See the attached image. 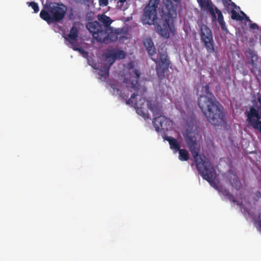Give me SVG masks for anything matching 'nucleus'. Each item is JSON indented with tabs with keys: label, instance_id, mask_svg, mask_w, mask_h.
Returning <instances> with one entry per match:
<instances>
[{
	"label": "nucleus",
	"instance_id": "nucleus-1",
	"mask_svg": "<svg viewBox=\"0 0 261 261\" xmlns=\"http://www.w3.org/2000/svg\"><path fill=\"white\" fill-rule=\"evenodd\" d=\"M198 134L195 132H188L185 137V141L190 151L197 169L202 178L212 184L216 178L215 170L204 155L199 154L200 145L198 143Z\"/></svg>",
	"mask_w": 261,
	"mask_h": 261
},
{
	"label": "nucleus",
	"instance_id": "nucleus-2",
	"mask_svg": "<svg viewBox=\"0 0 261 261\" xmlns=\"http://www.w3.org/2000/svg\"><path fill=\"white\" fill-rule=\"evenodd\" d=\"M140 73L139 70L135 69L129 74V79L124 78L123 82L126 85L128 89L134 92L132 94L130 98L127 100L128 96L121 93L120 96L126 100V103L131 105L133 106L136 112L139 115L142 116L144 119L150 118L147 111L143 108V105L146 101L145 98L143 96L146 92V89L142 87L139 84Z\"/></svg>",
	"mask_w": 261,
	"mask_h": 261
},
{
	"label": "nucleus",
	"instance_id": "nucleus-3",
	"mask_svg": "<svg viewBox=\"0 0 261 261\" xmlns=\"http://www.w3.org/2000/svg\"><path fill=\"white\" fill-rule=\"evenodd\" d=\"M205 95H200L198 105L207 121L212 125L219 126L225 123L223 107L217 101L214 95L210 92L209 86L204 87Z\"/></svg>",
	"mask_w": 261,
	"mask_h": 261
},
{
	"label": "nucleus",
	"instance_id": "nucleus-4",
	"mask_svg": "<svg viewBox=\"0 0 261 261\" xmlns=\"http://www.w3.org/2000/svg\"><path fill=\"white\" fill-rule=\"evenodd\" d=\"M144 46L151 59L155 63V70L160 80L165 78V72L168 70L170 62L168 58L167 53L164 51H159L156 59L152 56L156 53V49L153 42L150 38H146L143 42Z\"/></svg>",
	"mask_w": 261,
	"mask_h": 261
},
{
	"label": "nucleus",
	"instance_id": "nucleus-5",
	"mask_svg": "<svg viewBox=\"0 0 261 261\" xmlns=\"http://www.w3.org/2000/svg\"><path fill=\"white\" fill-rule=\"evenodd\" d=\"M163 18L164 22L163 25L156 24V31L159 34L165 38H168L170 36L169 29L172 31L173 26V19L177 16L176 7L171 2H168L162 8Z\"/></svg>",
	"mask_w": 261,
	"mask_h": 261
},
{
	"label": "nucleus",
	"instance_id": "nucleus-6",
	"mask_svg": "<svg viewBox=\"0 0 261 261\" xmlns=\"http://www.w3.org/2000/svg\"><path fill=\"white\" fill-rule=\"evenodd\" d=\"M42 9L40 13V17L48 24L62 20L67 12V7L62 3H53Z\"/></svg>",
	"mask_w": 261,
	"mask_h": 261
},
{
	"label": "nucleus",
	"instance_id": "nucleus-7",
	"mask_svg": "<svg viewBox=\"0 0 261 261\" xmlns=\"http://www.w3.org/2000/svg\"><path fill=\"white\" fill-rule=\"evenodd\" d=\"M148 109L152 113L153 119L152 123L157 132L160 129H168L167 124L169 123V119L163 115L162 107L158 102H152L149 100L147 101Z\"/></svg>",
	"mask_w": 261,
	"mask_h": 261
},
{
	"label": "nucleus",
	"instance_id": "nucleus-8",
	"mask_svg": "<svg viewBox=\"0 0 261 261\" xmlns=\"http://www.w3.org/2000/svg\"><path fill=\"white\" fill-rule=\"evenodd\" d=\"M197 2L201 9L206 8L209 11L212 16V21L216 22L217 20L221 27V30L227 33L228 30L226 26L222 12L216 7L214 8V5L212 3L209 2L208 0H204V1L203 0H197Z\"/></svg>",
	"mask_w": 261,
	"mask_h": 261
},
{
	"label": "nucleus",
	"instance_id": "nucleus-9",
	"mask_svg": "<svg viewBox=\"0 0 261 261\" xmlns=\"http://www.w3.org/2000/svg\"><path fill=\"white\" fill-rule=\"evenodd\" d=\"M160 3V0H149L148 4L144 9L142 16V21L143 24L152 25L156 24L157 8Z\"/></svg>",
	"mask_w": 261,
	"mask_h": 261
},
{
	"label": "nucleus",
	"instance_id": "nucleus-10",
	"mask_svg": "<svg viewBox=\"0 0 261 261\" xmlns=\"http://www.w3.org/2000/svg\"><path fill=\"white\" fill-rule=\"evenodd\" d=\"M97 18L98 20L102 23L103 25L100 24V23L97 21L88 22L86 25V28L92 34V36L95 33L99 34L102 31L109 30L110 29H111L110 25L112 21L110 17L102 14L98 15Z\"/></svg>",
	"mask_w": 261,
	"mask_h": 261
},
{
	"label": "nucleus",
	"instance_id": "nucleus-11",
	"mask_svg": "<svg viewBox=\"0 0 261 261\" xmlns=\"http://www.w3.org/2000/svg\"><path fill=\"white\" fill-rule=\"evenodd\" d=\"M200 40L209 53L215 51V43L211 30L206 25H202L200 28Z\"/></svg>",
	"mask_w": 261,
	"mask_h": 261
},
{
	"label": "nucleus",
	"instance_id": "nucleus-12",
	"mask_svg": "<svg viewBox=\"0 0 261 261\" xmlns=\"http://www.w3.org/2000/svg\"><path fill=\"white\" fill-rule=\"evenodd\" d=\"M120 32L118 30H114L111 28L110 30L102 31L100 33H95L93 36V38L97 42L103 43L105 44H109L117 40V35L119 34Z\"/></svg>",
	"mask_w": 261,
	"mask_h": 261
},
{
	"label": "nucleus",
	"instance_id": "nucleus-13",
	"mask_svg": "<svg viewBox=\"0 0 261 261\" xmlns=\"http://www.w3.org/2000/svg\"><path fill=\"white\" fill-rule=\"evenodd\" d=\"M246 117V122L248 126H251L254 129L258 128L259 125V120L261 119V112L254 107H250L249 110L245 112Z\"/></svg>",
	"mask_w": 261,
	"mask_h": 261
},
{
	"label": "nucleus",
	"instance_id": "nucleus-14",
	"mask_svg": "<svg viewBox=\"0 0 261 261\" xmlns=\"http://www.w3.org/2000/svg\"><path fill=\"white\" fill-rule=\"evenodd\" d=\"M126 55L123 50H110L106 54V58L111 66L117 59H122L125 58Z\"/></svg>",
	"mask_w": 261,
	"mask_h": 261
},
{
	"label": "nucleus",
	"instance_id": "nucleus-15",
	"mask_svg": "<svg viewBox=\"0 0 261 261\" xmlns=\"http://www.w3.org/2000/svg\"><path fill=\"white\" fill-rule=\"evenodd\" d=\"M79 35L78 30L75 26H72L71 28L69 33L68 34L67 37H65V39L69 41L72 46V43L75 44Z\"/></svg>",
	"mask_w": 261,
	"mask_h": 261
},
{
	"label": "nucleus",
	"instance_id": "nucleus-16",
	"mask_svg": "<svg viewBox=\"0 0 261 261\" xmlns=\"http://www.w3.org/2000/svg\"><path fill=\"white\" fill-rule=\"evenodd\" d=\"M164 139L169 142L170 148L174 151V152H177L180 149V143L177 139L169 136L165 137Z\"/></svg>",
	"mask_w": 261,
	"mask_h": 261
},
{
	"label": "nucleus",
	"instance_id": "nucleus-17",
	"mask_svg": "<svg viewBox=\"0 0 261 261\" xmlns=\"http://www.w3.org/2000/svg\"><path fill=\"white\" fill-rule=\"evenodd\" d=\"M110 67L109 64H105L103 66L101 67L98 73V74L100 76L99 79L100 80L105 81L108 77Z\"/></svg>",
	"mask_w": 261,
	"mask_h": 261
},
{
	"label": "nucleus",
	"instance_id": "nucleus-18",
	"mask_svg": "<svg viewBox=\"0 0 261 261\" xmlns=\"http://www.w3.org/2000/svg\"><path fill=\"white\" fill-rule=\"evenodd\" d=\"M222 2L225 9L228 12L237 8L236 4L231 0H222Z\"/></svg>",
	"mask_w": 261,
	"mask_h": 261
},
{
	"label": "nucleus",
	"instance_id": "nucleus-19",
	"mask_svg": "<svg viewBox=\"0 0 261 261\" xmlns=\"http://www.w3.org/2000/svg\"><path fill=\"white\" fill-rule=\"evenodd\" d=\"M229 180L231 186L234 187L236 190H238L241 189L242 184L238 177L234 176L233 178H230Z\"/></svg>",
	"mask_w": 261,
	"mask_h": 261
},
{
	"label": "nucleus",
	"instance_id": "nucleus-20",
	"mask_svg": "<svg viewBox=\"0 0 261 261\" xmlns=\"http://www.w3.org/2000/svg\"><path fill=\"white\" fill-rule=\"evenodd\" d=\"M179 152V159L181 161H187L188 160L189 153L186 150L184 149H180L178 151Z\"/></svg>",
	"mask_w": 261,
	"mask_h": 261
},
{
	"label": "nucleus",
	"instance_id": "nucleus-21",
	"mask_svg": "<svg viewBox=\"0 0 261 261\" xmlns=\"http://www.w3.org/2000/svg\"><path fill=\"white\" fill-rule=\"evenodd\" d=\"M77 46V44L72 43V46H71V47L74 50L79 51L84 58H86L88 56V52L84 50L82 47H78Z\"/></svg>",
	"mask_w": 261,
	"mask_h": 261
},
{
	"label": "nucleus",
	"instance_id": "nucleus-22",
	"mask_svg": "<svg viewBox=\"0 0 261 261\" xmlns=\"http://www.w3.org/2000/svg\"><path fill=\"white\" fill-rule=\"evenodd\" d=\"M231 18L233 20H242L243 19V17L240 15V14L234 9L230 12Z\"/></svg>",
	"mask_w": 261,
	"mask_h": 261
},
{
	"label": "nucleus",
	"instance_id": "nucleus-23",
	"mask_svg": "<svg viewBox=\"0 0 261 261\" xmlns=\"http://www.w3.org/2000/svg\"><path fill=\"white\" fill-rule=\"evenodd\" d=\"M27 4L29 7H31L32 9L34 10L35 13H37L39 11V6L37 3L32 2H27Z\"/></svg>",
	"mask_w": 261,
	"mask_h": 261
},
{
	"label": "nucleus",
	"instance_id": "nucleus-24",
	"mask_svg": "<svg viewBox=\"0 0 261 261\" xmlns=\"http://www.w3.org/2000/svg\"><path fill=\"white\" fill-rule=\"evenodd\" d=\"M228 199L233 202V203H237L238 205H239V202L235 199L234 196L232 194H230L229 196L227 197Z\"/></svg>",
	"mask_w": 261,
	"mask_h": 261
},
{
	"label": "nucleus",
	"instance_id": "nucleus-25",
	"mask_svg": "<svg viewBox=\"0 0 261 261\" xmlns=\"http://www.w3.org/2000/svg\"><path fill=\"white\" fill-rule=\"evenodd\" d=\"M255 225L257 230L261 232V220H260V216H259V220L255 222Z\"/></svg>",
	"mask_w": 261,
	"mask_h": 261
},
{
	"label": "nucleus",
	"instance_id": "nucleus-26",
	"mask_svg": "<svg viewBox=\"0 0 261 261\" xmlns=\"http://www.w3.org/2000/svg\"><path fill=\"white\" fill-rule=\"evenodd\" d=\"M249 27L251 29L259 30L258 25L255 23H251L249 24Z\"/></svg>",
	"mask_w": 261,
	"mask_h": 261
},
{
	"label": "nucleus",
	"instance_id": "nucleus-27",
	"mask_svg": "<svg viewBox=\"0 0 261 261\" xmlns=\"http://www.w3.org/2000/svg\"><path fill=\"white\" fill-rule=\"evenodd\" d=\"M100 6H106L108 5V0H99Z\"/></svg>",
	"mask_w": 261,
	"mask_h": 261
},
{
	"label": "nucleus",
	"instance_id": "nucleus-28",
	"mask_svg": "<svg viewBox=\"0 0 261 261\" xmlns=\"http://www.w3.org/2000/svg\"><path fill=\"white\" fill-rule=\"evenodd\" d=\"M222 193L223 194V195L224 196H226V197H227L229 195V194H230V193L229 192V190H227V189H224L222 191Z\"/></svg>",
	"mask_w": 261,
	"mask_h": 261
},
{
	"label": "nucleus",
	"instance_id": "nucleus-29",
	"mask_svg": "<svg viewBox=\"0 0 261 261\" xmlns=\"http://www.w3.org/2000/svg\"><path fill=\"white\" fill-rule=\"evenodd\" d=\"M253 58H254V56H253V57H252V59H251V64H252V66H253V67H255V68H257V64H256V63H254V60H253Z\"/></svg>",
	"mask_w": 261,
	"mask_h": 261
},
{
	"label": "nucleus",
	"instance_id": "nucleus-30",
	"mask_svg": "<svg viewBox=\"0 0 261 261\" xmlns=\"http://www.w3.org/2000/svg\"><path fill=\"white\" fill-rule=\"evenodd\" d=\"M245 19L247 21H249V22L251 21V20L249 19V18L247 15H245Z\"/></svg>",
	"mask_w": 261,
	"mask_h": 261
},
{
	"label": "nucleus",
	"instance_id": "nucleus-31",
	"mask_svg": "<svg viewBox=\"0 0 261 261\" xmlns=\"http://www.w3.org/2000/svg\"><path fill=\"white\" fill-rule=\"evenodd\" d=\"M255 129L258 130L259 132L261 133V125H259L258 128H255Z\"/></svg>",
	"mask_w": 261,
	"mask_h": 261
},
{
	"label": "nucleus",
	"instance_id": "nucleus-32",
	"mask_svg": "<svg viewBox=\"0 0 261 261\" xmlns=\"http://www.w3.org/2000/svg\"><path fill=\"white\" fill-rule=\"evenodd\" d=\"M81 2L84 3V2H89V0H80Z\"/></svg>",
	"mask_w": 261,
	"mask_h": 261
},
{
	"label": "nucleus",
	"instance_id": "nucleus-33",
	"mask_svg": "<svg viewBox=\"0 0 261 261\" xmlns=\"http://www.w3.org/2000/svg\"><path fill=\"white\" fill-rule=\"evenodd\" d=\"M126 1V0H119V2L122 3V4H123L124 2H125Z\"/></svg>",
	"mask_w": 261,
	"mask_h": 261
},
{
	"label": "nucleus",
	"instance_id": "nucleus-34",
	"mask_svg": "<svg viewBox=\"0 0 261 261\" xmlns=\"http://www.w3.org/2000/svg\"><path fill=\"white\" fill-rule=\"evenodd\" d=\"M241 13L242 14V15L244 16V17L245 16V15H246V14L243 11H241Z\"/></svg>",
	"mask_w": 261,
	"mask_h": 261
},
{
	"label": "nucleus",
	"instance_id": "nucleus-35",
	"mask_svg": "<svg viewBox=\"0 0 261 261\" xmlns=\"http://www.w3.org/2000/svg\"><path fill=\"white\" fill-rule=\"evenodd\" d=\"M259 125H261V119L259 120Z\"/></svg>",
	"mask_w": 261,
	"mask_h": 261
},
{
	"label": "nucleus",
	"instance_id": "nucleus-36",
	"mask_svg": "<svg viewBox=\"0 0 261 261\" xmlns=\"http://www.w3.org/2000/svg\"><path fill=\"white\" fill-rule=\"evenodd\" d=\"M175 2H177L178 0H174Z\"/></svg>",
	"mask_w": 261,
	"mask_h": 261
}]
</instances>
